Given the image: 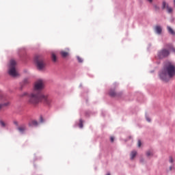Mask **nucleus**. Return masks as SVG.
Returning a JSON list of instances; mask_svg holds the SVG:
<instances>
[{
  "label": "nucleus",
  "mask_w": 175,
  "mask_h": 175,
  "mask_svg": "<svg viewBox=\"0 0 175 175\" xmlns=\"http://www.w3.org/2000/svg\"><path fill=\"white\" fill-rule=\"evenodd\" d=\"M154 29L157 33H158L159 35H161L162 33V27H161V26H156L154 27Z\"/></svg>",
  "instance_id": "9"
},
{
  "label": "nucleus",
  "mask_w": 175,
  "mask_h": 175,
  "mask_svg": "<svg viewBox=\"0 0 175 175\" xmlns=\"http://www.w3.org/2000/svg\"><path fill=\"white\" fill-rule=\"evenodd\" d=\"M28 83H29L28 79H25V80L23 81V83H24V84H28Z\"/></svg>",
  "instance_id": "22"
},
{
  "label": "nucleus",
  "mask_w": 175,
  "mask_h": 175,
  "mask_svg": "<svg viewBox=\"0 0 175 175\" xmlns=\"http://www.w3.org/2000/svg\"><path fill=\"white\" fill-rule=\"evenodd\" d=\"M142 146V141L138 140V147H141Z\"/></svg>",
  "instance_id": "23"
},
{
  "label": "nucleus",
  "mask_w": 175,
  "mask_h": 175,
  "mask_svg": "<svg viewBox=\"0 0 175 175\" xmlns=\"http://www.w3.org/2000/svg\"><path fill=\"white\" fill-rule=\"evenodd\" d=\"M61 55L62 57H68V55H69V53L66 51H62L61 52Z\"/></svg>",
  "instance_id": "15"
},
{
  "label": "nucleus",
  "mask_w": 175,
  "mask_h": 175,
  "mask_svg": "<svg viewBox=\"0 0 175 175\" xmlns=\"http://www.w3.org/2000/svg\"><path fill=\"white\" fill-rule=\"evenodd\" d=\"M162 9H167L168 13H172V12H173V8L169 7V4L166 3V1H163Z\"/></svg>",
  "instance_id": "7"
},
{
  "label": "nucleus",
  "mask_w": 175,
  "mask_h": 175,
  "mask_svg": "<svg viewBox=\"0 0 175 175\" xmlns=\"http://www.w3.org/2000/svg\"><path fill=\"white\" fill-rule=\"evenodd\" d=\"M77 59L78 60V62H79L80 64L83 62V58H81L80 56H77Z\"/></svg>",
  "instance_id": "18"
},
{
  "label": "nucleus",
  "mask_w": 175,
  "mask_h": 175,
  "mask_svg": "<svg viewBox=\"0 0 175 175\" xmlns=\"http://www.w3.org/2000/svg\"><path fill=\"white\" fill-rule=\"evenodd\" d=\"M110 140L111 143H113V142H114V137H111Z\"/></svg>",
  "instance_id": "28"
},
{
  "label": "nucleus",
  "mask_w": 175,
  "mask_h": 175,
  "mask_svg": "<svg viewBox=\"0 0 175 175\" xmlns=\"http://www.w3.org/2000/svg\"><path fill=\"white\" fill-rule=\"evenodd\" d=\"M16 61L14 59H11L10 62L8 73L9 75L12 77H17L18 76H20L18 71L16 69Z\"/></svg>",
  "instance_id": "3"
},
{
  "label": "nucleus",
  "mask_w": 175,
  "mask_h": 175,
  "mask_svg": "<svg viewBox=\"0 0 175 175\" xmlns=\"http://www.w3.org/2000/svg\"><path fill=\"white\" fill-rule=\"evenodd\" d=\"M146 120L148 122H150L151 120L150 119V118H146Z\"/></svg>",
  "instance_id": "29"
},
{
  "label": "nucleus",
  "mask_w": 175,
  "mask_h": 175,
  "mask_svg": "<svg viewBox=\"0 0 175 175\" xmlns=\"http://www.w3.org/2000/svg\"><path fill=\"white\" fill-rule=\"evenodd\" d=\"M167 29L169 33H170L171 35H175V31L173 30V29H172V27H170V26H167Z\"/></svg>",
  "instance_id": "11"
},
{
  "label": "nucleus",
  "mask_w": 175,
  "mask_h": 175,
  "mask_svg": "<svg viewBox=\"0 0 175 175\" xmlns=\"http://www.w3.org/2000/svg\"><path fill=\"white\" fill-rule=\"evenodd\" d=\"M79 128H83V120H79Z\"/></svg>",
  "instance_id": "19"
},
{
  "label": "nucleus",
  "mask_w": 175,
  "mask_h": 175,
  "mask_svg": "<svg viewBox=\"0 0 175 175\" xmlns=\"http://www.w3.org/2000/svg\"><path fill=\"white\" fill-rule=\"evenodd\" d=\"M174 76H175V65L170 62H167L159 74L160 79L163 81H169V78L172 79Z\"/></svg>",
  "instance_id": "2"
},
{
  "label": "nucleus",
  "mask_w": 175,
  "mask_h": 175,
  "mask_svg": "<svg viewBox=\"0 0 175 175\" xmlns=\"http://www.w3.org/2000/svg\"><path fill=\"white\" fill-rule=\"evenodd\" d=\"M29 125L30 126H38V121L36 120H31L29 122Z\"/></svg>",
  "instance_id": "10"
},
{
  "label": "nucleus",
  "mask_w": 175,
  "mask_h": 175,
  "mask_svg": "<svg viewBox=\"0 0 175 175\" xmlns=\"http://www.w3.org/2000/svg\"><path fill=\"white\" fill-rule=\"evenodd\" d=\"M43 88H44V83H43V81H37L35 83L33 91L35 92H40Z\"/></svg>",
  "instance_id": "5"
},
{
  "label": "nucleus",
  "mask_w": 175,
  "mask_h": 175,
  "mask_svg": "<svg viewBox=\"0 0 175 175\" xmlns=\"http://www.w3.org/2000/svg\"><path fill=\"white\" fill-rule=\"evenodd\" d=\"M51 58L53 62H57V56L54 53L51 54Z\"/></svg>",
  "instance_id": "14"
},
{
  "label": "nucleus",
  "mask_w": 175,
  "mask_h": 175,
  "mask_svg": "<svg viewBox=\"0 0 175 175\" xmlns=\"http://www.w3.org/2000/svg\"><path fill=\"white\" fill-rule=\"evenodd\" d=\"M10 103H7L5 104H0V110L2 109V107H3V106H9Z\"/></svg>",
  "instance_id": "17"
},
{
  "label": "nucleus",
  "mask_w": 175,
  "mask_h": 175,
  "mask_svg": "<svg viewBox=\"0 0 175 175\" xmlns=\"http://www.w3.org/2000/svg\"><path fill=\"white\" fill-rule=\"evenodd\" d=\"M137 154V152L135 150L132 151L130 156H131V159H134L135 157Z\"/></svg>",
  "instance_id": "13"
},
{
  "label": "nucleus",
  "mask_w": 175,
  "mask_h": 175,
  "mask_svg": "<svg viewBox=\"0 0 175 175\" xmlns=\"http://www.w3.org/2000/svg\"><path fill=\"white\" fill-rule=\"evenodd\" d=\"M172 51L175 53V49L172 48Z\"/></svg>",
  "instance_id": "31"
},
{
  "label": "nucleus",
  "mask_w": 175,
  "mask_h": 175,
  "mask_svg": "<svg viewBox=\"0 0 175 175\" xmlns=\"http://www.w3.org/2000/svg\"><path fill=\"white\" fill-rule=\"evenodd\" d=\"M154 8L155 10H159V7L158 5H154Z\"/></svg>",
  "instance_id": "24"
},
{
  "label": "nucleus",
  "mask_w": 175,
  "mask_h": 175,
  "mask_svg": "<svg viewBox=\"0 0 175 175\" xmlns=\"http://www.w3.org/2000/svg\"><path fill=\"white\" fill-rule=\"evenodd\" d=\"M169 161L170 162V163H173V157H170Z\"/></svg>",
  "instance_id": "21"
},
{
  "label": "nucleus",
  "mask_w": 175,
  "mask_h": 175,
  "mask_svg": "<svg viewBox=\"0 0 175 175\" xmlns=\"http://www.w3.org/2000/svg\"><path fill=\"white\" fill-rule=\"evenodd\" d=\"M0 125H1V126H3L5 127V122H3V121H0Z\"/></svg>",
  "instance_id": "20"
},
{
  "label": "nucleus",
  "mask_w": 175,
  "mask_h": 175,
  "mask_svg": "<svg viewBox=\"0 0 175 175\" xmlns=\"http://www.w3.org/2000/svg\"><path fill=\"white\" fill-rule=\"evenodd\" d=\"M27 95H28V93L25 92L21 95V96H27Z\"/></svg>",
  "instance_id": "25"
},
{
  "label": "nucleus",
  "mask_w": 175,
  "mask_h": 175,
  "mask_svg": "<svg viewBox=\"0 0 175 175\" xmlns=\"http://www.w3.org/2000/svg\"><path fill=\"white\" fill-rule=\"evenodd\" d=\"M26 129H27V126H25V124H22V125L18 126V128H17V130L21 133H24V132H25Z\"/></svg>",
  "instance_id": "8"
},
{
  "label": "nucleus",
  "mask_w": 175,
  "mask_h": 175,
  "mask_svg": "<svg viewBox=\"0 0 175 175\" xmlns=\"http://www.w3.org/2000/svg\"><path fill=\"white\" fill-rule=\"evenodd\" d=\"M146 155L147 157H151L153 155L152 151V150H148L146 152Z\"/></svg>",
  "instance_id": "16"
},
{
  "label": "nucleus",
  "mask_w": 175,
  "mask_h": 175,
  "mask_svg": "<svg viewBox=\"0 0 175 175\" xmlns=\"http://www.w3.org/2000/svg\"><path fill=\"white\" fill-rule=\"evenodd\" d=\"M28 104L36 106L42 102L44 105H51L52 100L49 96L40 94V92H33L28 95Z\"/></svg>",
  "instance_id": "1"
},
{
  "label": "nucleus",
  "mask_w": 175,
  "mask_h": 175,
  "mask_svg": "<svg viewBox=\"0 0 175 175\" xmlns=\"http://www.w3.org/2000/svg\"><path fill=\"white\" fill-rule=\"evenodd\" d=\"M148 2H150V3H152V0H148Z\"/></svg>",
  "instance_id": "30"
},
{
  "label": "nucleus",
  "mask_w": 175,
  "mask_h": 175,
  "mask_svg": "<svg viewBox=\"0 0 175 175\" xmlns=\"http://www.w3.org/2000/svg\"><path fill=\"white\" fill-rule=\"evenodd\" d=\"M170 54V52L169 50L163 49L158 52L157 55L160 59H162V58H166V57H169Z\"/></svg>",
  "instance_id": "6"
},
{
  "label": "nucleus",
  "mask_w": 175,
  "mask_h": 175,
  "mask_svg": "<svg viewBox=\"0 0 175 175\" xmlns=\"http://www.w3.org/2000/svg\"><path fill=\"white\" fill-rule=\"evenodd\" d=\"M170 171L174 170V166H170Z\"/></svg>",
  "instance_id": "26"
},
{
  "label": "nucleus",
  "mask_w": 175,
  "mask_h": 175,
  "mask_svg": "<svg viewBox=\"0 0 175 175\" xmlns=\"http://www.w3.org/2000/svg\"><path fill=\"white\" fill-rule=\"evenodd\" d=\"M14 125H16V126H18V122L17 121L14 122Z\"/></svg>",
  "instance_id": "27"
},
{
  "label": "nucleus",
  "mask_w": 175,
  "mask_h": 175,
  "mask_svg": "<svg viewBox=\"0 0 175 175\" xmlns=\"http://www.w3.org/2000/svg\"><path fill=\"white\" fill-rule=\"evenodd\" d=\"M110 96H118V94L116 92V90H111L109 92Z\"/></svg>",
  "instance_id": "12"
},
{
  "label": "nucleus",
  "mask_w": 175,
  "mask_h": 175,
  "mask_svg": "<svg viewBox=\"0 0 175 175\" xmlns=\"http://www.w3.org/2000/svg\"><path fill=\"white\" fill-rule=\"evenodd\" d=\"M36 66L39 70H43L44 69V66H46V64H44V60L43 57L40 55H37L34 59Z\"/></svg>",
  "instance_id": "4"
}]
</instances>
